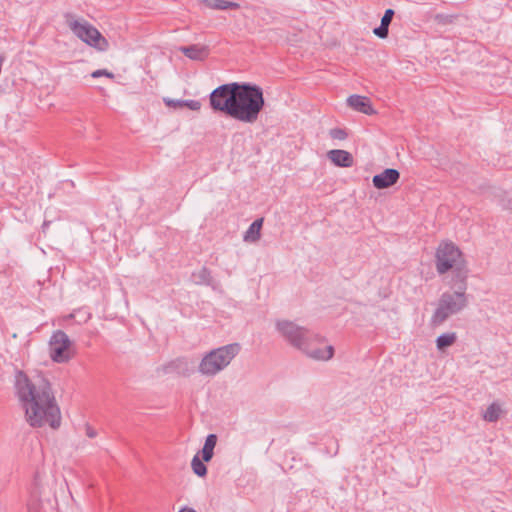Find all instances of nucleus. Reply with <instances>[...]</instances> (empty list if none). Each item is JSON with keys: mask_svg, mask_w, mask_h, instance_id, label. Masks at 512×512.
Returning <instances> with one entry per match:
<instances>
[{"mask_svg": "<svg viewBox=\"0 0 512 512\" xmlns=\"http://www.w3.org/2000/svg\"><path fill=\"white\" fill-rule=\"evenodd\" d=\"M15 390L20 406L25 412V419L31 427H60V408L51 384L45 377L37 375L30 378L23 371H17Z\"/></svg>", "mask_w": 512, "mask_h": 512, "instance_id": "nucleus-1", "label": "nucleus"}, {"mask_svg": "<svg viewBox=\"0 0 512 512\" xmlns=\"http://www.w3.org/2000/svg\"><path fill=\"white\" fill-rule=\"evenodd\" d=\"M264 104L263 91L259 86L238 83L229 116L240 122L255 123Z\"/></svg>", "mask_w": 512, "mask_h": 512, "instance_id": "nucleus-2", "label": "nucleus"}, {"mask_svg": "<svg viewBox=\"0 0 512 512\" xmlns=\"http://www.w3.org/2000/svg\"><path fill=\"white\" fill-rule=\"evenodd\" d=\"M240 350L241 346L238 343L215 348L203 356L198 371L204 376H215L231 363Z\"/></svg>", "mask_w": 512, "mask_h": 512, "instance_id": "nucleus-3", "label": "nucleus"}, {"mask_svg": "<svg viewBox=\"0 0 512 512\" xmlns=\"http://www.w3.org/2000/svg\"><path fill=\"white\" fill-rule=\"evenodd\" d=\"M468 305V296L462 291H447L441 294L437 308L432 317L431 324L439 326L448 320L451 316L460 313Z\"/></svg>", "mask_w": 512, "mask_h": 512, "instance_id": "nucleus-4", "label": "nucleus"}, {"mask_svg": "<svg viewBox=\"0 0 512 512\" xmlns=\"http://www.w3.org/2000/svg\"><path fill=\"white\" fill-rule=\"evenodd\" d=\"M464 263V254L455 243L448 240L440 242L435 252V268L439 275H444Z\"/></svg>", "mask_w": 512, "mask_h": 512, "instance_id": "nucleus-5", "label": "nucleus"}, {"mask_svg": "<svg viewBox=\"0 0 512 512\" xmlns=\"http://www.w3.org/2000/svg\"><path fill=\"white\" fill-rule=\"evenodd\" d=\"M65 18L68 27L83 42L101 51L107 49V40L89 22L85 20H76L71 14H66Z\"/></svg>", "mask_w": 512, "mask_h": 512, "instance_id": "nucleus-6", "label": "nucleus"}, {"mask_svg": "<svg viewBox=\"0 0 512 512\" xmlns=\"http://www.w3.org/2000/svg\"><path fill=\"white\" fill-rule=\"evenodd\" d=\"M75 355L73 343L68 335L57 330L53 332L49 340V356L55 363H67Z\"/></svg>", "mask_w": 512, "mask_h": 512, "instance_id": "nucleus-7", "label": "nucleus"}, {"mask_svg": "<svg viewBox=\"0 0 512 512\" xmlns=\"http://www.w3.org/2000/svg\"><path fill=\"white\" fill-rule=\"evenodd\" d=\"M238 88V82L223 84L214 89L209 97L210 105L214 111L230 115V109L234 100V93Z\"/></svg>", "mask_w": 512, "mask_h": 512, "instance_id": "nucleus-8", "label": "nucleus"}, {"mask_svg": "<svg viewBox=\"0 0 512 512\" xmlns=\"http://www.w3.org/2000/svg\"><path fill=\"white\" fill-rule=\"evenodd\" d=\"M276 329L286 341L297 349H300L305 340L312 337V332L288 320H278Z\"/></svg>", "mask_w": 512, "mask_h": 512, "instance_id": "nucleus-9", "label": "nucleus"}, {"mask_svg": "<svg viewBox=\"0 0 512 512\" xmlns=\"http://www.w3.org/2000/svg\"><path fill=\"white\" fill-rule=\"evenodd\" d=\"M299 350L309 358L320 361L329 360L334 355L333 346L325 345L322 339L313 333L310 339L304 341Z\"/></svg>", "mask_w": 512, "mask_h": 512, "instance_id": "nucleus-10", "label": "nucleus"}, {"mask_svg": "<svg viewBox=\"0 0 512 512\" xmlns=\"http://www.w3.org/2000/svg\"><path fill=\"white\" fill-rule=\"evenodd\" d=\"M452 272V277L448 282L449 286L454 291H462L466 293L467 290V279H468V268L467 262L450 270Z\"/></svg>", "mask_w": 512, "mask_h": 512, "instance_id": "nucleus-11", "label": "nucleus"}, {"mask_svg": "<svg viewBox=\"0 0 512 512\" xmlns=\"http://www.w3.org/2000/svg\"><path fill=\"white\" fill-rule=\"evenodd\" d=\"M399 178L400 173L398 170L393 168H387L380 174L373 176L372 182L374 187H376L377 189H385L396 184Z\"/></svg>", "mask_w": 512, "mask_h": 512, "instance_id": "nucleus-12", "label": "nucleus"}, {"mask_svg": "<svg viewBox=\"0 0 512 512\" xmlns=\"http://www.w3.org/2000/svg\"><path fill=\"white\" fill-rule=\"evenodd\" d=\"M350 108L366 115H373L376 111L373 109L371 101L368 97L361 95H351L347 99Z\"/></svg>", "mask_w": 512, "mask_h": 512, "instance_id": "nucleus-13", "label": "nucleus"}, {"mask_svg": "<svg viewBox=\"0 0 512 512\" xmlns=\"http://www.w3.org/2000/svg\"><path fill=\"white\" fill-rule=\"evenodd\" d=\"M327 155L331 162L338 167L348 168L351 167L354 162L352 154L346 150H330Z\"/></svg>", "mask_w": 512, "mask_h": 512, "instance_id": "nucleus-14", "label": "nucleus"}, {"mask_svg": "<svg viewBox=\"0 0 512 512\" xmlns=\"http://www.w3.org/2000/svg\"><path fill=\"white\" fill-rule=\"evenodd\" d=\"M186 57L191 60L202 61L208 57L209 50L206 46L202 45H190V46H181L179 48Z\"/></svg>", "mask_w": 512, "mask_h": 512, "instance_id": "nucleus-15", "label": "nucleus"}, {"mask_svg": "<svg viewBox=\"0 0 512 512\" xmlns=\"http://www.w3.org/2000/svg\"><path fill=\"white\" fill-rule=\"evenodd\" d=\"M217 444V435L209 434L206 439L204 446L201 450L202 459L205 462H209L214 455V448Z\"/></svg>", "mask_w": 512, "mask_h": 512, "instance_id": "nucleus-16", "label": "nucleus"}, {"mask_svg": "<svg viewBox=\"0 0 512 512\" xmlns=\"http://www.w3.org/2000/svg\"><path fill=\"white\" fill-rule=\"evenodd\" d=\"M201 3L210 9L214 10H228V9H238L239 4L227 1V0H201Z\"/></svg>", "mask_w": 512, "mask_h": 512, "instance_id": "nucleus-17", "label": "nucleus"}, {"mask_svg": "<svg viewBox=\"0 0 512 512\" xmlns=\"http://www.w3.org/2000/svg\"><path fill=\"white\" fill-rule=\"evenodd\" d=\"M263 224V219H257L255 220L247 229V231L244 234V241L245 242H256L260 239L261 233V227Z\"/></svg>", "mask_w": 512, "mask_h": 512, "instance_id": "nucleus-18", "label": "nucleus"}, {"mask_svg": "<svg viewBox=\"0 0 512 512\" xmlns=\"http://www.w3.org/2000/svg\"><path fill=\"white\" fill-rule=\"evenodd\" d=\"M457 340L455 332H449L441 334L436 339V346L438 350H444L445 348L452 346Z\"/></svg>", "mask_w": 512, "mask_h": 512, "instance_id": "nucleus-19", "label": "nucleus"}, {"mask_svg": "<svg viewBox=\"0 0 512 512\" xmlns=\"http://www.w3.org/2000/svg\"><path fill=\"white\" fill-rule=\"evenodd\" d=\"M193 280L196 284L209 285L211 282V273L206 267H202L199 271L192 274Z\"/></svg>", "mask_w": 512, "mask_h": 512, "instance_id": "nucleus-20", "label": "nucleus"}, {"mask_svg": "<svg viewBox=\"0 0 512 512\" xmlns=\"http://www.w3.org/2000/svg\"><path fill=\"white\" fill-rule=\"evenodd\" d=\"M204 462L205 461H203V459L201 460L199 458L198 454H196L191 461V468L193 472L199 477H204L207 474V467L205 466Z\"/></svg>", "mask_w": 512, "mask_h": 512, "instance_id": "nucleus-21", "label": "nucleus"}, {"mask_svg": "<svg viewBox=\"0 0 512 512\" xmlns=\"http://www.w3.org/2000/svg\"><path fill=\"white\" fill-rule=\"evenodd\" d=\"M501 413V408L496 403H492L485 411L483 418L488 422H496Z\"/></svg>", "mask_w": 512, "mask_h": 512, "instance_id": "nucleus-22", "label": "nucleus"}, {"mask_svg": "<svg viewBox=\"0 0 512 512\" xmlns=\"http://www.w3.org/2000/svg\"><path fill=\"white\" fill-rule=\"evenodd\" d=\"M41 501L37 498H33L27 503V512H41Z\"/></svg>", "mask_w": 512, "mask_h": 512, "instance_id": "nucleus-23", "label": "nucleus"}, {"mask_svg": "<svg viewBox=\"0 0 512 512\" xmlns=\"http://www.w3.org/2000/svg\"><path fill=\"white\" fill-rule=\"evenodd\" d=\"M373 33L376 36H378L379 38L385 39V38H387L388 33H389V26L381 23L379 27H377L373 30Z\"/></svg>", "mask_w": 512, "mask_h": 512, "instance_id": "nucleus-24", "label": "nucleus"}, {"mask_svg": "<svg viewBox=\"0 0 512 512\" xmlns=\"http://www.w3.org/2000/svg\"><path fill=\"white\" fill-rule=\"evenodd\" d=\"M330 136L333 139L344 140L347 137V133L340 128H334L330 130Z\"/></svg>", "mask_w": 512, "mask_h": 512, "instance_id": "nucleus-25", "label": "nucleus"}, {"mask_svg": "<svg viewBox=\"0 0 512 512\" xmlns=\"http://www.w3.org/2000/svg\"><path fill=\"white\" fill-rule=\"evenodd\" d=\"M183 107L198 111L201 108V103L198 100H183Z\"/></svg>", "mask_w": 512, "mask_h": 512, "instance_id": "nucleus-26", "label": "nucleus"}, {"mask_svg": "<svg viewBox=\"0 0 512 512\" xmlns=\"http://www.w3.org/2000/svg\"><path fill=\"white\" fill-rule=\"evenodd\" d=\"M394 14H395V12L393 9H387L385 11L383 17L381 18V23L389 26L393 19Z\"/></svg>", "mask_w": 512, "mask_h": 512, "instance_id": "nucleus-27", "label": "nucleus"}, {"mask_svg": "<svg viewBox=\"0 0 512 512\" xmlns=\"http://www.w3.org/2000/svg\"><path fill=\"white\" fill-rule=\"evenodd\" d=\"M91 76H92L93 78H99V77H101V76H106V77H108V78H114V74H113V73H111V72H109V71H108V70H106V69H99V70H96V71H94V72L91 74Z\"/></svg>", "mask_w": 512, "mask_h": 512, "instance_id": "nucleus-28", "label": "nucleus"}, {"mask_svg": "<svg viewBox=\"0 0 512 512\" xmlns=\"http://www.w3.org/2000/svg\"><path fill=\"white\" fill-rule=\"evenodd\" d=\"M165 104L169 107L179 108L183 107V100L165 99Z\"/></svg>", "mask_w": 512, "mask_h": 512, "instance_id": "nucleus-29", "label": "nucleus"}, {"mask_svg": "<svg viewBox=\"0 0 512 512\" xmlns=\"http://www.w3.org/2000/svg\"><path fill=\"white\" fill-rule=\"evenodd\" d=\"M85 432L89 438H95L97 436V431L89 424L85 425Z\"/></svg>", "mask_w": 512, "mask_h": 512, "instance_id": "nucleus-30", "label": "nucleus"}, {"mask_svg": "<svg viewBox=\"0 0 512 512\" xmlns=\"http://www.w3.org/2000/svg\"><path fill=\"white\" fill-rule=\"evenodd\" d=\"M179 512H196V511L192 508L184 507V508H181L179 510Z\"/></svg>", "mask_w": 512, "mask_h": 512, "instance_id": "nucleus-31", "label": "nucleus"}]
</instances>
